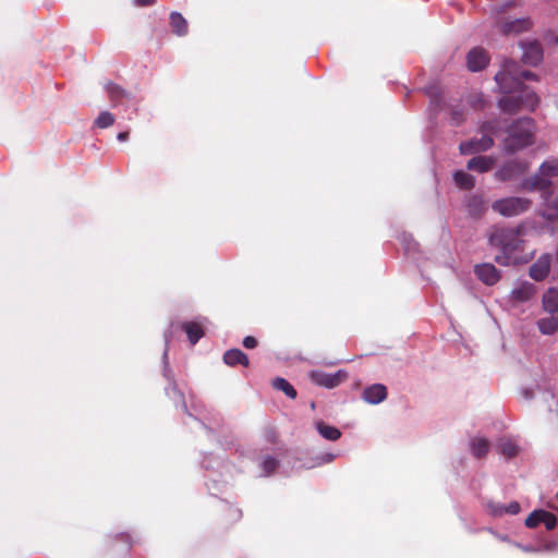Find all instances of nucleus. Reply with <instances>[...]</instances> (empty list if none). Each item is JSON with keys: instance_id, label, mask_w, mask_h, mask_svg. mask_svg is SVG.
Returning a JSON list of instances; mask_svg holds the SVG:
<instances>
[{"instance_id": "nucleus-23", "label": "nucleus", "mask_w": 558, "mask_h": 558, "mask_svg": "<svg viewBox=\"0 0 558 558\" xmlns=\"http://www.w3.org/2000/svg\"><path fill=\"white\" fill-rule=\"evenodd\" d=\"M466 209L470 216L480 218L485 214L487 207L482 196L473 195L466 202Z\"/></svg>"}, {"instance_id": "nucleus-37", "label": "nucleus", "mask_w": 558, "mask_h": 558, "mask_svg": "<svg viewBox=\"0 0 558 558\" xmlns=\"http://www.w3.org/2000/svg\"><path fill=\"white\" fill-rule=\"evenodd\" d=\"M189 416H190V421L185 422V424L187 426H190V428H192V429L201 428V429H204V430L207 429L206 425L203 422L198 421L196 417H194L191 414Z\"/></svg>"}, {"instance_id": "nucleus-26", "label": "nucleus", "mask_w": 558, "mask_h": 558, "mask_svg": "<svg viewBox=\"0 0 558 558\" xmlns=\"http://www.w3.org/2000/svg\"><path fill=\"white\" fill-rule=\"evenodd\" d=\"M316 428L319 435L327 440L336 441L341 437V432L337 427L322 421L316 424Z\"/></svg>"}, {"instance_id": "nucleus-22", "label": "nucleus", "mask_w": 558, "mask_h": 558, "mask_svg": "<svg viewBox=\"0 0 558 558\" xmlns=\"http://www.w3.org/2000/svg\"><path fill=\"white\" fill-rule=\"evenodd\" d=\"M223 362L229 366L243 365L248 366V356L239 349H230L223 354Z\"/></svg>"}, {"instance_id": "nucleus-2", "label": "nucleus", "mask_w": 558, "mask_h": 558, "mask_svg": "<svg viewBox=\"0 0 558 558\" xmlns=\"http://www.w3.org/2000/svg\"><path fill=\"white\" fill-rule=\"evenodd\" d=\"M536 125L532 118L524 117L513 121L507 128V137L504 140V150L514 154L534 143Z\"/></svg>"}, {"instance_id": "nucleus-25", "label": "nucleus", "mask_w": 558, "mask_h": 558, "mask_svg": "<svg viewBox=\"0 0 558 558\" xmlns=\"http://www.w3.org/2000/svg\"><path fill=\"white\" fill-rule=\"evenodd\" d=\"M105 89L113 105H119L122 102L123 99H126L129 97V94L121 86L114 83H107L105 85Z\"/></svg>"}, {"instance_id": "nucleus-9", "label": "nucleus", "mask_w": 558, "mask_h": 558, "mask_svg": "<svg viewBox=\"0 0 558 558\" xmlns=\"http://www.w3.org/2000/svg\"><path fill=\"white\" fill-rule=\"evenodd\" d=\"M527 170V163L522 160H510L505 162L495 173L500 181H510Z\"/></svg>"}, {"instance_id": "nucleus-38", "label": "nucleus", "mask_w": 558, "mask_h": 558, "mask_svg": "<svg viewBox=\"0 0 558 558\" xmlns=\"http://www.w3.org/2000/svg\"><path fill=\"white\" fill-rule=\"evenodd\" d=\"M243 345H244L246 349H254V348H256V345H257V340H256L253 336H246V337L243 339Z\"/></svg>"}, {"instance_id": "nucleus-5", "label": "nucleus", "mask_w": 558, "mask_h": 558, "mask_svg": "<svg viewBox=\"0 0 558 558\" xmlns=\"http://www.w3.org/2000/svg\"><path fill=\"white\" fill-rule=\"evenodd\" d=\"M184 332L187 341L191 345H194L198 342L201 338L205 336V325L204 323L196 322V320H184L181 323H172L169 327V329L165 333V341H166V349L162 355V362H163V373L167 378L169 377V369H168V350H169V343L172 337H174L179 332Z\"/></svg>"}, {"instance_id": "nucleus-24", "label": "nucleus", "mask_w": 558, "mask_h": 558, "mask_svg": "<svg viewBox=\"0 0 558 558\" xmlns=\"http://www.w3.org/2000/svg\"><path fill=\"white\" fill-rule=\"evenodd\" d=\"M543 308L550 313L558 312V290L556 288H549L543 295Z\"/></svg>"}, {"instance_id": "nucleus-20", "label": "nucleus", "mask_w": 558, "mask_h": 558, "mask_svg": "<svg viewBox=\"0 0 558 558\" xmlns=\"http://www.w3.org/2000/svg\"><path fill=\"white\" fill-rule=\"evenodd\" d=\"M535 293L536 287L533 283L522 282L512 290L511 296L514 301L526 302L531 300Z\"/></svg>"}, {"instance_id": "nucleus-3", "label": "nucleus", "mask_w": 558, "mask_h": 558, "mask_svg": "<svg viewBox=\"0 0 558 558\" xmlns=\"http://www.w3.org/2000/svg\"><path fill=\"white\" fill-rule=\"evenodd\" d=\"M536 80V75L527 70H520L517 62L506 60L502 68L495 75V81L501 93H513L515 89L526 87L524 81Z\"/></svg>"}, {"instance_id": "nucleus-6", "label": "nucleus", "mask_w": 558, "mask_h": 558, "mask_svg": "<svg viewBox=\"0 0 558 558\" xmlns=\"http://www.w3.org/2000/svg\"><path fill=\"white\" fill-rule=\"evenodd\" d=\"M532 206V201L527 197L510 196L497 199L492 208L504 217H514L527 211Z\"/></svg>"}, {"instance_id": "nucleus-42", "label": "nucleus", "mask_w": 558, "mask_h": 558, "mask_svg": "<svg viewBox=\"0 0 558 558\" xmlns=\"http://www.w3.org/2000/svg\"><path fill=\"white\" fill-rule=\"evenodd\" d=\"M168 395L171 396V393L173 395H180L177 390V387L175 386H172L170 389L167 390Z\"/></svg>"}, {"instance_id": "nucleus-19", "label": "nucleus", "mask_w": 558, "mask_h": 558, "mask_svg": "<svg viewBox=\"0 0 558 558\" xmlns=\"http://www.w3.org/2000/svg\"><path fill=\"white\" fill-rule=\"evenodd\" d=\"M495 162L496 159L492 156H476L468 161L466 168L472 171L484 173L492 170Z\"/></svg>"}, {"instance_id": "nucleus-41", "label": "nucleus", "mask_w": 558, "mask_h": 558, "mask_svg": "<svg viewBox=\"0 0 558 558\" xmlns=\"http://www.w3.org/2000/svg\"><path fill=\"white\" fill-rule=\"evenodd\" d=\"M129 137V132H120L118 135H117V140L120 141V142H124L126 141Z\"/></svg>"}, {"instance_id": "nucleus-14", "label": "nucleus", "mask_w": 558, "mask_h": 558, "mask_svg": "<svg viewBox=\"0 0 558 558\" xmlns=\"http://www.w3.org/2000/svg\"><path fill=\"white\" fill-rule=\"evenodd\" d=\"M488 62L489 57L487 52L481 47L471 49L466 56V65L468 69L472 72L483 70L488 64Z\"/></svg>"}, {"instance_id": "nucleus-1", "label": "nucleus", "mask_w": 558, "mask_h": 558, "mask_svg": "<svg viewBox=\"0 0 558 558\" xmlns=\"http://www.w3.org/2000/svg\"><path fill=\"white\" fill-rule=\"evenodd\" d=\"M523 226H494L489 229L487 233L489 245L499 248L502 253L501 255H497L495 257L496 263L502 266L509 265L511 255L514 252L521 250L523 243L521 235H523Z\"/></svg>"}, {"instance_id": "nucleus-17", "label": "nucleus", "mask_w": 558, "mask_h": 558, "mask_svg": "<svg viewBox=\"0 0 558 558\" xmlns=\"http://www.w3.org/2000/svg\"><path fill=\"white\" fill-rule=\"evenodd\" d=\"M550 269V256L542 255L531 267H530V276L536 281L544 280Z\"/></svg>"}, {"instance_id": "nucleus-30", "label": "nucleus", "mask_w": 558, "mask_h": 558, "mask_svg": "<svg viewBox=\"0 0 558 558\" xmlns=\"http://www.w3.org/2000/svg\"><path fill=\"white\" fill-rule=\"evenodd\" d=\"M272 386L275 389L282 391L290 399L296 398V390L287 379L282 377H277L274 379Z\"/></svg>"}, {"instance_id": "nucleus-16", "label": "nucleus", "mask_w": 558, "mask_h": 558, "mask_svg": "<svg viewBox=\"0 0 558 558\" xmlns=\"http://www.w3.org/2000/svg\"><path fill=\"white\" fill-rule=\"evenodd\" d=\"M544 209L541 215L543 218L549 221H555L558 219V195H555L551 191L547 193L543 197Z\"/></svg>"}, {"instance_id": "nucleus-39", "label": "nucleus", "mask_w": 558, "mask_h": 558, "mask_svg": "<svg viewBox=\"0 0 558 558\" xmlns=\"http://www.w3.org/2000/svg\"><path fill=\"white\" fill-rule=\"evenodd\" d=\"M481 130L483 133L490 135L495 132V123L493 121L485 122L483 123Z\"/></svg>"}, {"instance_id": "nucleus-18", "label": "nucleus", "mask_w": 558, "mask_h": 558, "mask_svg": "<svg viewBox=\"0 0 558 558\" xmlns=\"http://www.w3.org/2000/svg\"><path fill=\"white\" fill-rule=\"evenodd\" d=\"M387 398V388L381 384H374L363 391V400L369 404H378Z\"/></svg>"}, {"instance_id": "nucleus-43", "label": "nucleus", "mask_w": 558, "mask_h": 558, "mask_svg": "<svg viewBox=\"0 0 558 558\" xmlns=\"http://www.w3.org/2000/svg\"><path fill=\"white\" fill-rule=\"evenodd\" d=\"M233 513H234V517L236 520H239L242 515V512L240 509H232Z\"/></svg>"}, {"instance_id": "nucleus-33", "label": "nucleus", "mask_w": 558, "mask_h": 558, "mask_svg": "<svg viewBox=\"0 0 558 558\" xmlns=\"http://www.w3.org/2000/svg\"><path fill=\"white\" fill-rule=\"evenodd\" d=\"M114 123V117L109 111H102L99 113L97 119L95 120V124L99 129H106L111 126Z\"/></svg>"}, {"instance_id": "nucleus-11", "label": "nucleus", "mask_w": 558, "mask_h": 558, "mask_svg": "<svg viewBox=\"0 0 558 558\" xmlns=\"http://www.w3.org/2000/svg\"><path fill=\"white\" fill-rule=\"evenodd\" d=\"M523 185L524 189L527 191L541 192L542 197L553 191V182L548 174H543L541 172V167L538 168V171L535 174H533L532 177L524 181Z\"/></svg>"}, {"instance_id": "nucleus-29", "label": "nucleus", "mask_w": 558, "mask_h": 558, "mask_svg": "<svg viewBox=\"0 0 558 558\" xmlns=\"http://www.w3.org/2000/svg\"><path fill=\"white\" fill-rule=\"evenodd\" d=\"M537 326L543 335H553L558 330V318L554 316L542 318L537 322Z\"/></svg>"}, {"instance_id": "nucleus-32", "label": "nucleus", "mask_w": 558, "mask_h": 558, "mask_svg": "<svg viewBox=\"0 0 558 558\" xmlns=\"http://www.w3.org/2000/svg\"><path fill=\"white\" fill-rule=\"evenodd\" d=\"M279 466V461L271 456H267L262 463L264 475L269 476L276 472Z\"/></svg>"}, {"instance_id": "nucleus-28", "label": "nucleus", "mask_w": 558, "mask_h": 558, "mask_svg": "<svg viewBox=\"0 0 558 558\" xmlns=\"http://www.w3.org/2000/svg\"><path fill=\"white\" fill-rule=\"evenodd\" d=\"M471 450L474 457L483 458L489 451V442L486 438H473L471 441Z\"/></svg>"}, {"instance_id": "nucleus-10", "label": "nucleus", "mask_w": 558, "mask_h": 558, "mask_svg": "<svg viewBox=\"0 0 558 558\" xmlns=\"http://www.w3.org/2000/svg\"><path fill=\"white\" fill-rule=\"evenodd\" d=\"M541 523H543L548 531H551L557 525V518L549 511L538 509L531 512L525 519V525L530 529H534Z\"/></svg>"}, {"instance_id": "nucleus-31", "label": "nucleus", "mask_w": 558, "mask_h": 558, "mask_svg": "<svg viewBox=\"0 0 558 558\" xmlns=\"http://www.w3.org/2000/svg\"><path fill=\"white\" fill-rule=\"evenodd\" d=\"M541 172L549 178L558 177V157L545 160L541 165Z\"/></svg>"}, {"instance_id": "nucleus-27", "label": "nucleus", "mask_w": 558, "mask_h": 558, "mask_svg": "<svg viewBox=\"0 0 558 558\" xmlns=\"http://www.w3.org/2000/svg\"><path fill=\"white\" fill-rule=\"evenodd\" d=\"M453 179L457 186L463 190H471L475 185L474 177L462 170L456 171L453 174Z\"/></svg>"}, {"instance_id": "nucleus-8", "label": "nucleus", "mask_w": 558, "mask_h": 558, "mask_svg": "<svg viewBox=\"0 0 558 558\" xmlns=\"http://www.w3.org/2000/svg\"><path fill=\"white\" fill-rule=\"evenodd\" d=\"M494 146V140L492 135L484 134L481 138H472L466 142H462L459 146L462 155H473L486 151Z\"/></svg>"}, {"instance_id": "nucleus-36", "label": "nucleus", "mask_w": 558, "mask_h": 558, "mask_svg": "<svg viewBox=\"0 0 558 558\" xmlns=\"http://www.w3.org/2000/svg\"><path fill=\"white\" fill-rule=\"evenodd\" d=\"M470 104L475 109H482L485 107L486 100L482 94H474L470 96Z\"/></svg>"}, {"instance_id": "nucleus-4", "label": "nucleus", "mask_w": 558, "mask_h": 558, "mask_svg": "<svg viewBox=\"0 0 558 558\" xmlns=\"http://www.w3.org/2000/svg\"><path fill=\"white\" fill-rule=\"evenodd\" d=\"M504 94L505 96L499 99L498 105L501 111L508 114H515L521 110L533 111L539 104L538 96L529 87Z\"/></svg>"}, {"instance_id": "nucleus-21", "label": "nucleus", "mask_w": 558, "mask_h": 558, "mask_svg": "<svg viewBox=\"0 0 558 558\" xmlns=\"http://www.w3.org/2000/svg\"><path fill=\"white\" fill-rule=\"evenodd\" d=\"M169 24L172 33L179 37L185 36L189 32L187 21L179 12L173 11L170 13Z\"/></svg>"}, {"instance_id": "nucleus-13", "label": "nucleus", "mask_w": 558, "mask_h": 558, "mask_svg": "<svg viewBox=\"0 0 558 558\" xmlns=\"http://www.w3.org/2000/svg\"><path fill=\"white\" fill-rule=\"evenodd\" d=\"M474 272L486 286H494L500 279V271L490 263L475 265Z\"/></svg>"}, {"instance_id": "nucleus-15", "label": "nucleus", "mask_w": 558, "mask_h": 558, "mask_svg": "<svg viewBox=\"0 0 558 558\" xmlns=\"http://www.w3.org/2000/svg\"><path fill=\"white\" fill-rule=\"evenodd\" d=\"M522 61L529 65H537L543 60V49L538 41L523 43Z\"/></svg>"}, {"instance_id": "nucleus-7", "label": "nucleus", "mask_w": 558, "mask_h": 558, "mask_svg": "<svg viewBox=\"0 0 558 558\" xmlns=\"http://www.w3.org/2000/svg\"><path fill=\"white\" fill-rule=\"evenodd\" d=\"M311 380L325 388H335L348 379V373L343 369L330 374L323 371H313L310 375Z\"/></svg>"}, {"instance_id": "nucleus-34", "label": "nucleus", "mask_w": 558, "mask_h": 558, "mask_svg": "<svg viewBox=\"0 0 558 558\" xmlns=\"http://www.w3.org/2000/svg\"><path fill=\"white\" fill-rule=\"evenodd\" d=\"M499 447L501 453L509 458L515 457L518 453V447L510 440H501Z\"/></svg>"}, {"instance_id": "nucleus-35", "label": "nucleus", "mask_w": 558, "mask_h": 558, "mask_svg": "<svg viewBox=\"0 0 558 558\" xmlns=\"http://www.w3.org/2000/svg\"><path fill=\"white\" fill-rule=\"evenodd\" d=\"M521 510V507L519 502L512 501L510 502L506 508L499 507L498 509L494 510L495 514H501L504 512L510 513V514H518Z\"/></svg>"}, {"instance_id": "nucleus-40", "label": "nucleus", "mask_w": 558, "mask_h": 558, "mask_svg": "<svg viewBox=\"0 0 558 558\" xmlns=\"http://www.w3.org/2000/svg\"><path fill=\"white\" fill-rule=\"evenodd\" d=\"M156 0H134L137 7H148L155 3Z\"/></svg>"}, {"instance_id": "nucleus-12", "label": "nucleus", "mask_w": 558, "mask_h": 558, "mask_svg": "<svg viewBox=\"0 0 558 558\" xmlns=\"http://www.w3.org/2000/svg\"><path fill=\"white\" fill-rule=\"evenodd\" d=\"M531 27L532 21L529 17L506 20L498 24L499 32L506 36H517Z\"/></svg>"}]
</instances>
